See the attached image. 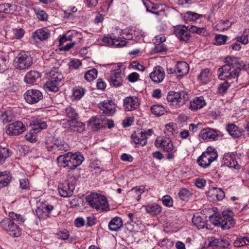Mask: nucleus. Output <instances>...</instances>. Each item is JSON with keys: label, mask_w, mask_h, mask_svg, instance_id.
Listing matches in <instances>:
<instances>
[{"label": "nucleus", "mask_w": 249, "mask_h": 249, "mask_svg": "<svg viewBox=\"0 0 249 249\" xmlns=\"http://www.w3.org/2000/svg\"><path fill=\"white\" fill-rule=\"evenodd\" d=\"M86 90L80 87H75L73 89L72 97L75 100H79L85 93Z\"/></svg>", "instance_id": "obj_45"}, {"label": "nucleus", "mask_w": 249, "mask_h": 249, "mask_svg": "<svg viewBox=\"0 0 249 249\" xmlns=\"http://www.w3.org/2000/svg\"><path fill=\"white\" fill-rule=\"evenodd\" d=\"M63 78V75L60 72L57 71L53 70L51 71L50 72V78L51 80H52L54 82H57L58 84L61 85V81Z\"/></svg>", "instance_id": "obj_43"}, {"label": "nucleus", "mask_w": 249, "mask_h": 249, "mask_svg": "<svg viewBox=\"0 0 249 249\" xmlns=\"http://www.w3.org/2000/svg\"><path fill=\"white\" fill-rule=\"evenodd\" d=\"M26 101L30 104L38 103L43 98L42 92L36 89H29L24 94Z\"/></svg>", "instance_id": "obj_12"}, {"label": "nucleus", "mask_w": 249, "mask_h": 249, "mask_svg": "<svg viewBox=\"0 0 249 249\" xmlns=\"http://www.w3.org/2000/svg\"><path fill=\"white\" fill-rule=\"evenodd\" d=\"M225 65L217 70L218 78L222 80L237 81L242 67L238 58L233 56H227L224 59Z\"/></svg>", "instance_id": "obj_1"}, {"label": "nucleus", "mask_w": 249, "mask_h": 249, "mask_svg": "<svg viewBox=\"0 0 249 249\" xmlns=\"http://www.w3.org/2000/svg\"><path fill=\"white\" fill-rule=\"evenodd\" d=\"M141 187L142 188H133L131 190V192L134 193V196L136 197L138 200H139L141 199V195L144 192V187L143 186H142Z\"/></svg>", "instance_id": "obj_54"}, {"label": "nucleus", "mask_w": 249, "mask_h": 249, "mask_svg": "<svg viewBox=\"0 0 249 249\" xmlns=\"http://www.w3.org/2000/svg\"><path fill=\"white\" fill-rule=\"evenodd\" d=\"M212 78V73L209 68H205L201 70L197 76V79L202 84L208 83Z\"/></svg>", "instance_id": "obj_24"}, {"label": "nucleus", "mask_w": 249, "mask_h": 249, "mask_svg": "<svg viewBox=\"0 0 249 249\" xmlns=\"http://www.w3.org/2000/svg\"><path fill=\"white\" fill-rule=\"evenodd\" d=\"M62 115L66 116L71 120L76 119L77 113L75 110L71 107H68L63 109L62 111Z\"/></svg>", "instance_id": "obj_37"}, {"label": "nucleus", "mask_w": 249, "mask_h": 249, "mask_svg": "<svg viewBox=\"0 0 249 249\" xmlns=\"http://www.w3.org/2000/svg\"><path fill=\"white\" fill-rule=\"evenodd\" d=\"M206 184V180L203 178H196L195 181V185L199 188H203Z\"/></svg>", "instance_id": "obj_61"}, {"label": "nucleus", "mask_w": 249, "mask_h": 249, "mask_svg": "<svg viewBox=\"0 0 249 249\" xmlns=\"http://www.w3.org/2000/svg\"><path fill=\"white\" fill-rule=\"evenodd\" d=\"M84 160L82 155L79 153L68 152L60 155L57 158L58 166L66 168L68 170H73L79 166Z\"/></svg>", "instance_id": "obj_2"}, {"label": "nucleus", "mask_w": 249, "mask_h": 249, "mask_svg": "<svg viewBox=\"0 0 249 249\" xmlns=\"http://www.w3.org/2000/svg\"><path fill=\"white\" fill-rule=\"evenodd\" d=\"M123 224L122 219L116 216L109 222L108 229L111 231H117L122 227Z\"/></svg>", "instance_id": "obj_30"}, {"label": "nucleus", "mask_w": 249, "mask_h": 249, "mask_svg": "<svg viewBox=\"0 0 249 249\" xmlns=\"http://www.w3.org/2000/svg\"><path fill=\"white\" fill-rule=\"evenodd\" d=\"M202 17V15L192 12L188 11L184 14L183 18L186 21H196Z\"/></svg>", "instance_id": "obj_39"}, {"label": "nucleus", "mask_w": 249, "mask_h": 249, "mask_svg": "<svg viewBox=\"0 0 249 249\" xmlns=\"http://www.w3.org/2000/svg\"><path fill=\"white\" fill-rule=\"evenodd\" d=\"M218 131L213 128H206L201 130L199 136L204 140H215L218 136Z\"/></svg>", "instance_id": "obj_23"}, {"label": "nucleus", "mask_w": 249, "mask_h": 249, "mask_svg": "<svg viewBox=\"0 0 249 249\" xmlns=\"http://www.w3.org/2000/svg\"><path fill=\"white\" fill-rule=\"evenodd\" d=\"M139 77V74L137 72H134L130 74L127 78L129 81L131 82H135L138 80Z\"/></svg>", "instance_id": "obj_63"}, {"label": "nucleus", "mask_w": 249, "mask_h": 249, "mask_svg": "<svg viewBox=\"0 0 249 249\" xmlns=\"http://www.w3.org/2000/svg\"><path fill=\"white\" fill-rule=\"evenodd\" d=\"M209 245L210 246L218 247L221 248H226L228 244L225 240L222 238H216L214 237H211L209 240Z\"/></svg>", "instance_id": "obj_33"}, {"label": "nucleus", "mask_w": 249, "mask_h": 249, "mask_svg": "<svg viewBox=\"0 0 249 249\" xmlns=\"http://www.w3.org/2000/svg\"><path fill=\"white\" fill-rule=\"evenodd\" d=\"M0 226L10 236L18 237L21 235V231L19 226L10 218H5L0 222Z\"/></svg>", "instance_id": "obj_9"}, {"label": "nucleus", "mask_w": 249, "mask_h": 249, "mask_svg": "<svg viewBox=\"0 0 249 249\" xmlns=\"http://www.w3.org/2000/svg\"><path fill=\"white\" fill-rule=\"evenodd\" d=\"M212 223L217 227H221L223 230H228L233 227L235 223L233 218L227 214H218L214 217H210Z\"/></svg>", "instance_id": "obj_7"}, {"label": "nucleus", "mask_w": 249, "mask_h": 249, "mask_svg": "<svg viewBox=\"0 0 249 249\" xmlns=\"http://www.w3.org/2000/svg\"><path fill=\"white\" fill-rule=\"evenodd\" d=\"M36 213L39 219H44L49 216L47 215L46 211H45L42 205L36 209Z\"/></svg>", "instance_id": "obj_51"}, {"label": "nucleus", "mask_w": 249, "mask_h": 249, "mask_svg": "<svg viewBox=\"0 0 249 249\" xmlns=\"http://www.w3.org/2000/svg\"><path fill=\"white\" fill-rule=\"evenodd\" d=\"M25 130V126L21 121H16L6 126L5 132L9 136H18Z\"/></svg>", "instance_id": "obj_11"}, {"label": "nucleus", "mask_w": 249, "mask_h": 249, "mask_svg": "<svg viewBox=\"0 0 249 249\" xmlns=\"http://www.w3.org/2000/svg\"><path fill=\"white\" fill-rule=\"evenodd\" d=\"M73 34L71 32H68L66 35L62 36L59 39V45L62 46L67 41H71L72 39Z\"/></svg>", "instance_id": "obj_50"}, {"label": "nucleus", "mask_w": 249, "mask_h": 249, "mask_svg": "<svg viewBox=\"0 0 249 249\" xmlns=\"http://www.w3.org/2000/svg\"><path fill=\"white\" fill-rule=\"evenodd\" d=\"M34 12L38 19L45 21L48 18V15L44 11L39 8H34Z\"/></svg>", "instance_id": "obj_49"}, {"label": "nucleus", "mask_w": 249, "mask_h": 249, "mask_svg": "<svg viewBox=\"0 0 249 249\" xmlns=\"http://www.w3.org/2000/svg\"><path fill=\"white\" fill-rule=\"evenodd\" d=\"M97 70L96 69H92L87 71L85 74L84 77L87 81L90 82L97 77Z\"/></svg>", "instance_id": "obj_47"}, {"label": "nucleus", "mask_w": 249, "mask_h": 249, "mask_svg": "<svg viewBox=\"0 0 249 249\" xmlns=\"http://www.w3.org/2000/svg\"><path fill=\"white\" fill-rule=\"evenodd\" d=\"M81 62L79 59H75L71 60L69 64L70 68L71 69H77L81 65Z\"/></svg>", "instance_id": "obj_60"}, {"label": "nucleus", "mask_w": 249, "mask_h": 249, "mask_svg": "<svg viewBox=\"0 0 249 249\" xmlns=\"http://www.w3.org/2000/svg\"><path fill=\"white\" fill-rule=\"evenodd\" d=\"M188 64L184 61L178 62L176 65V75L181 76L186 75L189 71Z\"/></svg>", "instance_id": "obj_28"}, {"label": "nucleus", "mask_w": 249, "mask_h": 249, "mask_svg": "<svg viewBox=\"0 0 249 249\" xmlns=\"http://www.w3.org/2000/svg\"><path fill=\"white\" fill-rule=\"evenodd\" d=\"M11 178L9 176H5L3 175V173L0 172V184L2 186L5 187L8 185Z\"/></svg>", "instance_id": "obj_55"}, {"label": "nucleus", "mask_w": 249, "mask_h": 249, "mask_svg": "<svg viewBox=\"0 0 249 249\" xmlns=\"http://www.w3.org/2000/svg\"><path fill=\"white\" fill-rule=\"evenodd\" d=\"M151 111L154 115L160 116L163 115L167 112L165 108L160 105H154L151 107Z\"/></svg>", "instance_id": "obj_40"}, {"label": "nucleus", "mask_w": 249, "mask_h": 249, "mask_svg": "<svg viewBox=\"0 0 249 249\" xmlns=\"http://www.w3.org/2000/svg\"><path fill=\"white\" fill-rule=\"evenodd\" d=\"M187 28L186 26L182 25H178L174 27V34L180 41L187 42L191 37V34Z\"/></svg>", "instance_id": "obj_14"}, {"label": "nucleus", "mask_w": 249, "mask_h": 249, "mask_svg": "<svg viewBox=\"0 0 249 249\" xmlns=\"http://www.w3.org/2000/svg\"><path fill=\"white\" fill-rule=\"evenodd\" d=\"M50 36V33L43 29H39L34 33L32 37L34 39H38L40 41L47 40Z\"/></svg>", "instance_id": "obj_32"}, {"label": "nucleus", "mask_w": 249, "mask_h": 249, "mask_svg": "<svg viewBox=\"0 0 249 249\" xmlns=\"http://www.w3.org/2000/svg\"><path fill=\"white\" fill-rule=\"evenodd\" d=\"M163 204L167 207H171L173 205V199L169 196H164L162 198Z\"/></svg>", "instance_id": "obj_58"}, {"label": "nucleus", "mask_w": 249, "mask_h": 249, "mask_svg": "<svg viewBox=\"0 0 249 249\" xmlns=\"http://www.w3.org/2000/svg\"><path fill=\"white\" fill-rule=\"evenodd\" d=\"M143 207L145 208L147 213L153 215L160 213L161 210V207L156 203L143 205Z\"/></svg>", "instance_id": "obj_34"}, {"label": "nucleus", "mask_w": 249, "mask_h": 249, "mask_svg": "<svg viewBox=\"0 0 249 249\" xmlns=\"http://www.w3.org/2000/svg\"><path fill=\"white\" fill-rule=\"evenodd\" d=\"M20 187L22 189L27 190L29 189V181L28 178H23L19 179Z\"/></svg>", "instance_id": "obj_57"}, {"label": "nucleus", "mask_w": 249, "mask_h": 249, "mask_svg": "<svg viewBox=\"0 0 249 249\" xmlns=\"http://www.w3.org/2000/svg\"><path fill=\"white\" fill-rule=\"evenodd\" d=\"M15 4L10 3H2L0 4V20L4 18V14H12L16 9Z\"/></svg>", "instance_id": "obj_25"}, {"label": "nucleus", "mask_w": 249, "mask_h": 249, "mask_svg": "<svg viewBox=\"0 0 249 249\" xmlns=\"http://www.w3.org/2000/svg\"><path fill=\"white\" fill-rule=\"evenodd\" d=\"M218 157L216 150L212 147H208L205 152L198 158L197 163L203 168L209 167L211 163L216 160Z\"/></svg>", "instance_id": "obj_8"}, {"label": "nucleus", "mask_w": 249, "mask_h": 249, "mask_svg": "<svg viewBox=\"0 0 249 249\" xmlns=\"http://www.w3.org/2000/svg\"><path fill=\"white\" fill-rule=\"evenodd\" d=\"M31 125H32L31 129L32 134H36L42 129L46 128L47 126L46 122L41 120L33 121Z\"/></svg>", "instance_id": "obj_26"}, {"label": "nucleus", "mask_w": 249, "mask_h": 249, "mask_svg": "<svg viewBox=\"0 0 249 249\" xmlns=\"http://www.w3.org/2000/svg\"><path fill=\"white\" fill-rule=\"evenodd\" d=\"M245 238L243 237L238 238L234 242V245L235 247H240L246 245Z\"/></svg>", "instance_id": "obj_62"}, {"label": "nucleus", "mask_w": 249, "mask_h": 249, "mask_svg": "<svg viewBox=\"0 0 249 249\" xmlns=\"http://www.w3.org/2000/svg\"><path fill=\"white\" fill-rule=\"evenodd\" d=\"M226 130L231 136L235 138L239 137L242 134L238 127L233 124H229L226 127Z\"/></svg>", "instance_id": "obj_35"}, {"label": "nucleus", "mask_w": 249, "mask_h": 249, "mask_svg": "<svg viewBox=\"0 0 249 249\" xmlns=\"http://www.w3.org/2000/svg\"><path fill=\"white\" fill-rule=\"evenodd\" d=\"M14 119L13 114L11 110H7L1 112L0 120L4 124L11 122Z\"/></svg>", "instance_id": "obj_38"}, {"label": "nucleus", "mask_w": 249, "mask_h": 249, "mask_svg": "<svg viewBox=\"0 0 249 249\" xmlns=\"http://www.w3.org/2000/svg\"><path fill=\"white\" fill-rule=\"evenodd\" d=\"M45 147L48 151H64L69 150V144L59 137H50L46 139Z\"/></svg>", "instance_id": "obj_4"}, {"label": "nucleus", "mask_w": 249, "mask_h": 249, "mask_svg": "<svg viewBox=\"0 0 249 249\" xmlns=\"http://www.w3.org/2000/svg\"><path fill=\"white\" fill-rule=\"evenodd\" d=\"M139 105L138 98L136 97H127L124 99V107L126 111L135 109Z\"/></svg>", "instance_id": "obj_20"}, {"label": "nucleus", "mask_w": 249, "mask_h": 249, "mask_svg": "<svg viewBox=\"0 0 249 249\" xmlns=\"http://www.w3.org/2000/svg\"><path fill=\"white\" fill-rule=\"evenodd\" d=\"M227 36L222 35H217L215 36V40L217 45L224 44L227 40Z\"/></svg>", "instance_id": "obj_56"}, {"label": "nucleus", "mask_w": 249, "mask_h": 249, "mask_svg": "<svg viewBox=\"0 0 249 249\" xmlns=\"http://www.w3.org/2000/svg\"><path fill=\"white\" fill-rule=\"evenodd\" d=\"M232 83V82L226 80L220 83L217 88L218 92L222 95L224 94L226 92Z\"/></svg>", "instance_id": "obj_46"}, {"label": "nucleus", "mask_w": 249, "mask_h": 249, "mask_svg": "<svg viewBox=\"0 0 249 249\" xmlns=\"http://www.w3.org/2000/svg\"><path fill=\"white\" fill-rule=\"evenodd\" d=\"M60 85L58 84L57 82H54L49 78L45 84L46 88L49 91L54 92L58 91Z\"/></svg>", "instance_id": "obj_42"}, {"label": "nucleus", "mask_w": 249, "mask_h": 249, "mask_svg": "<svg viewBox=\"0 0 249 249\" xmlns=\"http://www.w3.org/2000/svg\"><path fill=\"white\" fill-rule=\"evenodd\" d=\"M149 77L155 83L161 82L165 77V72L163 69L160 66L154 67L153 71L150 73Z\"/></svg>", "instance_id": "obj_15"}, {"label": "nucleus", "mask_w": 249, "mask_h": 249, "mask_svg": "<svg viewBox=\"0 0 249 249\" xmlns=\"http://www.w3.org/2000/svg\"><path fill=\"white\" fill-rule=\"evenodd\" d=\"M13 32L14 34V38L16 39L21 38L25 33L24 31L21 28L15 29L13 30Z\"/></svg>", "instance_id": "obj_59"}, {"label": "nucleus", "mask_w": 249, "mask_h": 249, "mask_svg": "<svg viewBox=\"0 0 249 249\" xmlns=\"http://www.w3.org/2000/svg\"><path fill=\"white\" fill-rule=\"evenodd\" d=\"M179 197L182 200H186L191 196L190 191L186 189H181L178 194Z\"/></svg>", "instance_id": "obj_53"}, {"label": "nucleus", "mask_w": 249, "mask_h": 249, "mask_svg": "<svg viewBox=\"0 0 249 249\" xmlns=\"http://www.w3.org/2000/svg\"><path fill=\"white\" fill-rule=\"evenodd\" d=\"M206 105L203 96L196 97L190 102V107L192 110H196L203 107Z\"/></svg>", "instance_id": "obj_29"}, {"label": "nucleus", "mask_w": 249, "mask_h": 249, "mask_svg": "<svg viewBox=\"0 0 249 249\" xmlns=\"http://www.w3.org/2000/svg\"><path fill=\"white\" fill-rule=\"evenodd\" d=\"M33 59L30 53L25 51H20L18 53L14 60V67L19 70H24L29 69L33 64Z\"/></svg>", "instance_id": "obj_6"}, {"label": "nucleus", "mask_w": 249, "mask_h": 249, "mask_svg": "<svg viewBox=\"0 0 249 249\" xmlns=\"http://www.w3.org/2000/svg\"><path fill=\"white\" fill-rule=\"evenodd\" d=\"M56 235L58 239L67 241L69 243H72L75 239L74 237H70L69 231L66 230L58 231Z\"/></svg>", "instance_id": "obj_36"}, {"label": "nucleus", "mask_w": 249, "mask_h": 249, "mask_svg": "<svg viewBox=\"0 0 249 249\" xmlns=\"http://www.w3.org/2000/svg\"><path fill=\"white\" fill-rule=\"evenodd\" d=\"M75 189L74 185L68 181L60 183L58 186V191L59 195L63 197H70L73 195Z\"/></svg>", "instance_id": "obj_13"}, {"label": "nucleus", "mask_w": 249, "mask_h": 249, "mask_svg": "<svg viewBox=\"0 0 249 249\" xmlns=\"http://www.w3.org/2000/svg\"><path fill=\"white\" fill-rule=\"evenodd\" d=\"M237 41L242 43L243 44H247L249 43L248 35H244L238 36L236 37Z\"/></svg>", "instance_id": "obj_64"}, {"label": "nucleus", "mask_w": 249, "mask_h": 249, "mask_svg": "<svg viewBox=\"0 0 249 249\" xmlns=\"http://www.w3.org/2000/svg\"><path fill=\"white\" fill-rule=\"evenodd\" d=\"M41 77V73L36 71H30L24 76V81L26 84H32Z\"/></svg>", "instance_id": "obj_27"}, {"label": "nucleus", "mask_w": 249, "mask_h": 249, "mask_svg": "<svg viewBox=\"0 0 249 249\" xmlns=\"http://www.w3.org/2000/svg\"><path fill=\"white\" fill-rule=\"evenodd\" d=\"M89 206L99 213L110 210L109 204L105 196L96 193H92L86 197Z\"/></svg>", "instance_id": "obj_3"}, {"label": "nucleus", "mask_w": 249, "mask_h": 249, "mask_svg": "<svg viewBox=\"0 0 249 249\" xmlns=\"http://www.w3.org/2000/svg\"><path fill=\"white\" fill-rule=\"evenodd\" d=\"M130 31H131V30L128 29L122 30V34L123 37L125 38V40L115 39L106 36L103 38V41L106 45H115L121 47L124 46L127 44V41L126 40L133 39V36L132 33H130Z\"/></svg>", "instance_id": "obj_10"}, {"label": "nucleus", "mask_w": 249, "mask_h": 249, "mask_svg": "<svg viewBox=\"0 0 249 249\" xmlns=\"http://www.w3.org/2000/svg\"><path fill=\"white\" fill-rule=\"evenodd\" d=\"M132 138L137 145L143 146L147 143V138L142 132V130L132 135Z\"/></svg>", "instance_id": "obj_31"}, {"label": "nucleus", "mask_w": 249, "mask_h": 249, "mask_svg": "<svg viewBox=\"0 0 249 249\" xmlns=\"http://www.w3.org/2000/svg\"><path fill=\"white\" fill-rule=\"evenodd\" d=\"M105 118L101 116L91 117L88 122V125L90 126L93 131H97L100 128L104 127V122Z\"/></svg>", "instance_id": "obj_19"}, {"label": "nucleus", "mask_w": 249, "mask_h": 249, "mask_svg": "<svg viewBox=\"0 0 249 249\" xmlns=\"http://www.w3.org/2000/svg\"><path fill=\"white\" fill-rule=\"evenodd\" d=\"M124 77V74L121 70L117 69L111 73L110 76V83L113 87H120L122 85L123 78Z\"/></svg>", "instance_id": "obj_17"}, {"label": "nucleus", "mask_w": 249, "mask_h": 249, "mask_svg": "<svg viewBox=\"0 0 249 249\" xmlns=\"http://www.w3.org/2000/svg\"><path fill=\"white\" fill-rule=\"evenodd\" d=\"M166 99L170 106L177 108L184 105L188 101L189 97L186 92L184 91H170L168 92Z\"/></svg>", "instance_id": "obj_5"}, {"label": "nucleus", "mask_w": 249, "mask_h": 249, "mask_svg": "<svg viewBox=\"0 0 249 249\" xmlns=\"http://www.w3.org/2000/svg\"><path fill=\"white\" fill-rule=\"evenodd\" d=\"M155 145L157 147L161 148L164 151L168 153L176 151L175 147L171 141L169 139H160L158 138L155 142Z\"/></svg>", "instance_id": "obj_16"}, {"label": "nucleus", "mask_w": 249, "mask_h": 249, "mask_svg": "<svg viewBox=\"0 0 249 249\" xmlns=\"http://www.w3.org/2000/svg\"><path fill=\"white\" fill-rule=\"evenodd\" d=\"M208 196L213 200H221L225 197V193L221 189L216 187L212 188L207 194Z\"/></svg>", "instance_id": "obj_22"}, {"label": "nucleus", "mask_w": 249, "mask_h": 249, "mask_svg": "<svg viewBox=\"0 0 249 249\" xmlns=\"http://www.w3.org/2000/svg\"><path fill=\"white\" fill-rule=\"evenodd\" d=\"M67 123L71 127H77V131L82 132L85 129V125L82 123L78 122L76 119L68 120Z\"/></svg>", "instance_id": "obj_44"}, {"label": "nucleus", "mask_w": 249, "mask_h": 249, "mask_svg": "<svg viewBox=\"0 0 249 249\" xmlns=\"http://www.w3.org/2000/svg\"><path fill=\"white\" fill-rule=\"evenodd\" d=\"M99 108L107 115H112L116 111V105L110 100H105L99 104Z\"/></svg>", "instance_id": "obj_18"}, {"label": "nucleus", "mask_w": 249, "mask_h": 249, "mask_svg": "<svg viewBox=\"0 0 249 249\" xmlns=\"http://www.w3.org/2000/svg\"><path fill=\"white\" fill-rule=\"evenodd\" d=\"M192 222L198 229L204 228L206 225L204 218L199 215H194L192 218Z\"/></svg>", "instance_id": "obj_41"}, {"label": "nucleus", "mask_w": 249, "mask_h": 249, "mask_svg": "<svg viewBox=\"0 0 249 249\" xmlns=\"http://www.w3.org/2000/svg\"><path fill=\"white\" fill-rule=\"evenodd\" d=\"M240 160L238 156L235 155H230L224 159V164L235 170H239L241 167L239 163Z\"/></svg>", "instance_id": "obj_21"}, {"label": "nucleus", "mask_w": 249, "mask_h": 249, "mask_svg": "<svg viewBox=\"0 0 249 249\" xmlns=\"http://www.w3.org/2000/svg\"><path fill=\"white\" fill-rule=\"evenodd\" d=\"M10 156L9 150L7 147L0 146V165L2 164L6 159Z\"/></svg>", "instance_id": "obj_48"}, {"label": "nucleus", "mask_w": 249, "mask_h": 249, "mask_svg": "<svg viewBox=\"0 0 249 249\" xmlns=\"http://www.w3.org/2000/svg\"><path fill=\"white\" fill-rule=\"evenodd\" d=\"M9 216L12 220L17 221L19 224L23 223L25 219L19 214H17L14 212L9 213Z\"/></svg>", "instance_id": "obj_52"}]
</instances>
